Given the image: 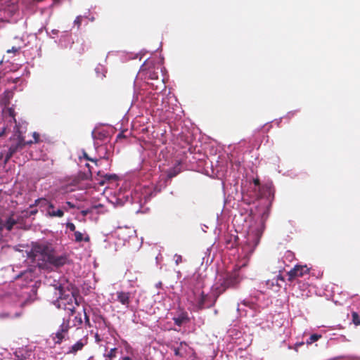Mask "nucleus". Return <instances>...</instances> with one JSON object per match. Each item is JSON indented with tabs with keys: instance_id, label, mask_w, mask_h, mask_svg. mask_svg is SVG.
Returning a JSON list of instances; mask_svg holds the SVG:
<instances>
[{
	"instance_id": "nucleus-27",
	"label": "nucleus",
	"mask_w": 360,
	"mask_h": 360,
	"mask_svg": "<svg viewBox=\"0 0 360 360\" xmlns=\"http://www.w3.org/2000/svg\"><path fill=\"white\" fill-rule=\"evenodd\" d=\"M22 214L25 213L24 216H25V217H30L31 215H34L35 214L37 213V210H31V211H27V210H24L22 212Z\"/></svg>"
},
{
	"instance_id": "nucleus-13",
	"label": "nucleus",
	"mask_w": 360,
	"mask_h": 360,
	"mask_svg": "<svg viewBox=\"0 0 360 360\" xmlns=\"http://www.w3.org/2000/svg\"><path fill=\"white\" fill-rule=\"evenodd\" d=\"M173 321L176 326H181L184 323L188 322L189 318L186 311H181L178 316L173 318Z\"/></svg>"
},
{
	"instance_id": "nucleus-12",
	"label": "nucleus",
	"mask_w": 360,
	"mask_h": 360,
	"mask_svg": "<svg viewBox=\"0 0 360 360\" xmlns=\"http://www.w3.org/2000/svg\"><path fill=\"white\" fill-rule=\"evenodd\" d=\"M188 347V344L182 341L179 343V347H172V349L174 350V355L176 356L179 357H184L186 354V347Z\"/></svg>"
},
{
	"instance_id": "nucleus-41",
	"label": "nucleus",
	"mask_w": 360,
	"mask_h": 360,
	"mask_svg": "<svg viewBox=\"0 0 360 360\" xmlns=\"http://www.w3.org/2000/svg\"><path fill=\"white\" fill-rule=\"evenodd\" d=\"M120 360H132L129 356H123Z\"/></svg>"
},
{
	"instance_id": "nucleus-8",
	"label": "nucleus",
	"mask_w": 360,
	"mask_h": 360,
	"mask_svg": "<svg viewBox=\"0 0 360 360\" xmlns=\"http://www.w3.org/2000/svg\"><path fill=\"white\" fill-rule=\"evenodd\" d=\"M51 207V208L49 207L47 211L46 212V216L51 218H61L64 216V210L68 211V209L65 208V207L63 208L56 209L55 205H53V202Z\"/></svg>"
},
{
	"instance_id": "nucleus-15",
	"label": "nucleus",
	"mask_w": 360,
	"mask_h": 360,
	"mask_svg": "<svg viewBox=\"0 0 360 360\" xmlns=\"http://www.w3.org/2000/svg\"><path fill=\"white\" fill-rule=\"evenodd\" d=\"M86 344V342H83L82 340L77 341L75 344L70 347L67 354H75L78 351L82 350Z\"/></svg>"
},
{
	"instance_id": "nucleus-44",
	"label": "nucleus",
	"mask_w": 360,
	"mask_h": 360,
	"mask_svg": "<svg viewBox=\"0 0 360 360\" xmlns=\"http://www.w3.org/2000/svg\"><path fill=\"white\" fill-rule=\"evenodd\" d=\"M86 166L89 168V174H90V176H91V168H90L89 164L86 163Z\"/></svg>"
},
{
	"instance_id": "nucleus-2",
	"label": "nucleus",
	"mask_w": 360,
	"mask_h": 360,
	"mask_svg": "<svg viewBox=\"0 0 360 360\" xmlns=\"http://www.w3.org/2000/svg\"><path fill=\"white\" fill-rule=\"evenodd\" d=\"M29 258L37 262L40 268H44L47 264L55 267H61L69 262L68 255L63 254L56 255L53 245L49 243H35L28 253Z\"/></svg>"
},
{
	"instance_id": "nucleus-5",
	"label": "nucleus",
	"mask_w": 360,
	"mask_h": 360,
	"mask_svg": "<svg viewBox=\"0 0 360 360\" xmlns=\"http://www.w3.org/2000/svg\"><path fill=\"white\" fill-rule=\"evenodd\" d=\"M193 297H188V300L193 303L198 311L202 310L205 308L206 294L203 291L195 290L192 291Z\"/></svg>"
},
{
	"instance_id": "nucleus-31",
	"label": "nucleus",
	"mask_w": 360,
	"mask_h": 360,
	"mask_svg": "<svg viewBox=\"0 0 360 360\" xmlns=\"http://www.w3.org/2000/svg\"><path fill=\"white\" fill-rule=\"evenodd\" d=\"M66 226H67V228H68V229H69L71 231H73L74 233H75V231H75L76 227H75V225L73 223H72V222H68V223L66 224Z\"/></svg>"
},
{
	"instance_id": "nucleus-4",
	"label": "nucleus",
	"mask_w": 360,
	"mask_h": 360,
	"mask_svg": "<svg viewBox=\"0 0 360 360\" xmlns=\"http://www.w3.org/2000/svg\"><path fill=\"white\" fill-rule=\"evenodd\" d=\"M11 144L8 151L5 154L4 164L6 165L11 158L17 153L20 152L25 148V140L24 136L18 132V134L14 135L10 138Z\"/></svg>"
},
{
	"instance_id": "nucleus-9",
	"label": "nucleus",
	"mask_w": 360,
	"mask_h": 360,
	"mask_svg": "<svg viewBox=\"0 0 360 360\" xmlns=\"http://www.w3.org/2000/svg\"><path fill=\"white\" fill-rule=\"evenodd\" d=\"M34 206H38L41 212H46L48 208H51L52 202L49 201L46 198H38L34 201V205H31L30 207L32 208Z\"/></svg>"
},
{
	"instance_id": "nucleus-20",
	"label": "nucleus",
	"mask_w": 360,
	"mask_h": 360,
	"mask_svg": "<svg viewBox=\"0 0 360 360\" xmlns=\"http://www.w3.org/2000/svg\"><path fill=\"white\" fill-rule=\"evenodd\" d=\"M117 179V176L116 174H105L104 176V180H102L99 182V184L103 186L104 185L105 181H111Z\"/></svg>"
},
{
	"instance_id": "nucleus-18",
	"label": "nucleus",
	"mask_w": 360,
	"mask_h": 360,
	"mask_svg": "<svg viewBox=\"0 0 360 360\" xmlns=\"http://www.w3.org/2000/svg\"><path fill=\"white\" fill-rule=\"evenodd\" d=\"M118 349L117 347H114L110 349V351H106L105 353L103 354V357L105 360H114L117 354Z\"/></svg>"
},
{
	"instance_id": "nucleus-28",
	"label": "nucleus",
	"mask_w": 360,
	"mask_h": 360,
	"mask_svg": "<svg viewBox=\"0 0 360 360\" xmlns=\"http://www.w3.org/2000/svg\"><path fill=\"white\" fill-rule=\"evenodd\" d=\"M274 278L276 279V287H277L278 289H279L281 288V285L278 283V281H281L283 282L285 281V279H284L283 276L281 274H279V275L276 276Z\"/></svg>"
},
{
	"instance_id": "nucleus-6",
	"label": "nucleus",
	"mask_w": 360,
	"mask_h": 360,
	"mask_svg": "<svg viewBox=\"0 0 360 360\" xmlns=\"http://www.w3.org/2000/svg\"><path fill=\"white\" fill-rule=\"evenodd\" d=\"M309 273V268L307 265H295L288 272V281L292 282L296 278L302 277Z\"/></svg>"
},
{
	"instance_id": "nucleus-37",
	"label": "nucleus",
	"mask_w": 360,
	"mask_h": 360,
	"mask_svg": "<svg viewBox=\"0 0 360 360\" xmlns=\"http://www.w3.org/2000/svg\"><path fill=\"white\" fill-rule=\"evenodd\" d=\"M66 205H67L70 208H75V205L72 202H70V201H67V202H66Z\"/></svg>"
},
{
	"instance_id": "nucleus-24",
	"label": "nucleus",
	"mask_w": 360,
	"mask_h": 360,
	"mask_svg": "<svg viewBox=\"0 0 360 360\" xmlns=\"http://www.w3.org/2000/svg\"><path fill=\"white\" fill-rule=\"evenodd\" d=\"M352 321L356 326L360 325V317L357 312L353 311L352 313Z\"/></svg>"
},
{
	"instance_id": "nucleus-16",
	"label": "nucleus",
	"mask_w": 360,
	"mask_h": 360,
	"mask_svg": "<svg viewBox=\"0 0 360 360\" xmlns=\"http://www.w3.org/2000/svg\"><path fill=\"white\" fill-rule=\"evenodd\" d=\"M15 225L17 224L16 221H15L14 219V212H11L10 215L5 220V229L7 231H11Z\"/></svg>"
},
{
	"instance_id": "nucleus-30",
	"label": "nucleus",
	"mask_w": 360,
	"mask_h": 360,
	"mask_svg": "<svg viewBox=\"0 0 360 360\" xmlns=\"http://www.w3.org/2000/svg\"><path fill=\"white\" fill-rule=\"evenodd\" d=\"M84 158L87 160H89L92 162H94L96 165L97 164V162H98V160L97 159H95V158H90L88 154L86 153H84Z\"/></svg>"
},
{
	"instance_id": "nucleus-19",
	"label": "nucleus",
	"mask_w": 360,
	"mask_h": 360,
	"mask_svg": "<svg viewBox=\"0 0 360 360\" xmlns=\"http://www.w3.org/2000/svg\"><path fill=\"white\" fill-rule=\"evenodd\" d=\"M75 237V241L79 243L82 242V240L85 242H89L90 241V237L89 235H86L85 237L83 236V234L79 231H75L74 233Z\"/></svg>"
},
{
	"instance_id": "nucleus-1",
	"label": "nucleus",
	"mask_w": 360,
	"mask_h": 360,
	"mask_svg": "<svg viewBox=\"0 0 360 360\" xmlns=\"http://www.w3.org/2000/svg\"><path fill=\"white\" fill-rule=\"evenodd\" d=\"M60 296L55 302L57 308L66 311L68 317L63 319V323L60 326L59 330L56 333L54 338L56 343L60 344L70 328V316L75 313V308L79 306L77 300L78 292L76 291H65L61 286L58 288Z\"/></svg>"
},
{
	"instance_id": "nucleus-32",
	"label": "nucleus",
	"mask_w": 360,
	"mask_h": 360,
	"mask_svg": "<svg viewBox=\"0 0 360 360\" xmlns=\"http://www.w3.org/2000/svg\"><path fill=\"white\" fill-rule=\"evenodd\" d=\"M32 136L34 138V143H39V141H40V136H39V134L37 132L34 131L32 134Z\"/></svg>"
},
{
	"instance_id": "nucleus-34",
	"label": "nucleus",
	"mask_w": 360,
	"mask_h": 360,
	"mask_svg": "<svg viewBox=\"0 0 360 360\" xmlns=\"http://www.w3.org/2000/svg\"><path fill=\"white\" fill-rule=\"evenodd\" d=\"M74 22L79 27L81 25V23H82V17L81 16H77L76 18V19L75 20Z\"/></svg>"
},
{
	"instance_id": "nucleus-39",
	"label": "nucleus",
	"mask_w": 360,
	"mask_h": 360,
	"mask_svg": "<svg viewBox=\"0 0 360 360\" xmlns=\"http://www.w3.org/2000/svg\"><path fill=\"white\" fill-rule=\"evenodd\" d=\"M33 143H34V141H25V146H27V145L30 146V145H32Z\"/></svg>"
},
{
	"instance_id": "nucleus-11",
	"label": "nucleus",
	"mask_w": 360,
	"mask_h": 360,
	"mask_svg": "<svg viewBox=\"0 0 360 360\" xmlns=\"http://www.w3.org/2000/svg\"><path fill=\"white\" fill-rule=\"evenodd\" d=\"M160 67H155V65L149 66L148 69L143 70L142 71L145 73L146 78H148L151 80H155L158 79V70Z\"/></svg>"
},
{
	"instance_id": "nucleus-36",
	"label": "nucleus",
	"mask_w": 360,
	"mask_h": 360,
	"mask_svg": "<svg viewBox=\"0 0 360 360\" xmlns=\"http://www.w3.org/2000/svg\"><path fill=\"white\" fill-rule=\"evenodd\" d=\"M4 229H5V221L0 218V231H2Z\"/></svg>"
},
{
	"instance_id": "nucleus-43",
	"label": "nucleus",
	"mask_w": 360,
	"mask_h": 360,
	"mask_svg": "<svg viewBox=\"0 0 360 360\" xmlns=\"http://www.w3.org/2000/svg\"><path fill=\"white\" fill-rule=\"evenodd\" d=\"M89 213L88 210H83L82 211V214L83 216H86Z\"/></svg>"
},
{
	"instance_id": "nucleus-29",
	"label": "nucleus",
	"mask_w": 360,
	"mask_h": 360,
	"mask_svg": "<svg viewBox=\"0 0 360 360\" xmlns=\"http://www.w3.org/2000/svg\"><path fill=\"white\" fill-rule=\"evenodd\" d=\"M84 323L86 326L90 327V320L89 316L86 314L85 309H84Z\"/></svg>"
},
{
	"instance_id": "nucleus-38",
	"label": "nucleus",
	"mask_w": 360,
	"mask_h": 360,
	"mask_svg": "<svg viewBox=\"0 0 360 360\" xmlns=\"http://www.w3.org/2000/svg\"><path fill=\"white\" fill-rule=\"evenodd\" d=\"M176 257L177 258L176 259V264H178L179 262H181V256L178 255V256H176Z\"/></svg>"
},
{
	"instance_id": "nucleus-14",
	"label": "nucleus",
	"mask_w": 360,
	"mask_h": 360,
	"mask_svg": "<svg viewBox=\"0 0 360 360\" xmlns=\"http://www.w3.org/2000/svg\"><path fill=\"white\" fill-rule=\"evenodd\" d=\"M82 324V319L80 313L72 315L70 316V328L77 327V328H80Z\"/></svg>"
},
{
	"instance_id": "nucleus-45",
	"label": "nucleus",
	"mask_w": 360,
	"mask_h": 360,
	"mask_svg": "<svg viewBox=\"0 0 360 360\" xmlns=\"http://www.w3.org/2000/svg\"><path fill=\"white\" fill-rule=\"evenodd\" d=\"M254 183H255V185H259V179H255V180H254Z\"/></svg>"
},
{
	"instance_id": "nucleus-42",
	"label": "nucleus",
	"mask_w": 360,
	"mask_h": 360,
	"mask_svg": "<svg viewBox=\"0 0 360 360\" xmlns=\"http://www.w3.org/2000/svg\"><path fill=\"white\" fill-rule=\"evenodd\" d=\"M5 159V155L3 152L0 153V160Z\"/></svg>"
},
{
	"instance_id": "nucleus-35",
	"label": "nucleus",
	"mask_w": 360,
	"mask_h": 360,
	"mask_svg": "<svg viewBox=\"0 0 360 360\" xmlns=\"http://www.w3.org/2000/svg\"><path fill=\"white\" fill-rule=\"evenodd\" d=\"M6 127H5L2 128L1 131H0V138L6 135Z\"/></svg>"
},
{
	"instance_id": "nucleus-17",
	"label": "nucleus",
	"mask_w": 360,
	"mask_h": 360,
	"mask_svg": "<svg viewBox=\"0 0 360 360\" xmlns=\"http://www.w3.org/2000/svg\"><path fill=\"white\" fill-rule=\"evenodd\" d=\"M181 172V166H180V164L178 163L174 167H173L172 168H170L169 169H168L167 171V175L169 179H172V178L177 176Z\"/></svg>"
},
{
	"instance_id": "nucleus-26",
	"label": "nucleus",
	"mask_w": 360,
	"mask_h": 360,
	"mask_svg": "<svg viewBox=\"0 0 360 360\" xmlns=\"http://www.w3.org/2000/svg\"><path fill=\"white\" fill-rule=\"evenodd\" d=\"M8 112L9 116L13 118V122L16 124L17 121H16V119H15V110L13 108H8Z\"/></svg>"
},
{
	"instance_id": "nucleus-10",
	"label": "nucleus",
	"mask_w": 360,
	"mask_h": 360,
	"mask_svg": "<svg viewBox=\"0 0 360 360\" xmlns=\"http://www.w3.org/2000/svg\"><path fill=\"white\" fill-rule=\"evenodd\" d=\"M220 295H217V289L213 286L212 288V295H209L206 294L205 308L212 307Z\"/></svg>"
},
{
	"instance_id": "nucleus-7",
	"label": "nucleus",
	"mask_w": 360,
	"mask_h": 360,
	"mask_svg": "<svg viewBox=\"0 0 360 360\" xmlns=\"http://www.w3.org/2000/svg\"><path fill=\"white\" fill-rule=\"evenodd\" d=\"M115 295L116 299L115 301L120 302L126 308L129 307L131 303V292L120 290L115 292Z\"/></svg>"
},
{
	"instance_id": "nucleus-40",
	"label": "nucleus",
	"mask_w": 360,
	"mask_h": 360,
	"mask_svg": "<svg viewBox=\"0 0 360 360\" xmlns=\"http://www.w3.org/2000/svg\"><path fill=\"white\" fill-rule=\"evenodd\" d=\"M95 339H96V341L97 342H99L101 341V339H100V337H99L98 334H96Z\"/></svg>"
},
{
	"instance_id": "nucleus-21",
	"label": "nucleus",
	"mask_w": 360,
	"mask_h": 360,
	"mask_svg": "<svg viewBox=\"0 0 360 360\" xmlns=\"http://www.w3.org/2000/svg\"><path fill=\"white\" fill-rule=\"evenodd\" d=\"M25 213L22 214L21 212V214H18L14 212V219L15 221H16V224H22L24 218H26L25 216H24Z\"/></svg>"
},
{
	"instance_id": "nucleus-22",
	"label": "nucleus",
	"mask_w": 360,
	"mask_h": 360,
	"mask_svg": "<svg viewBox=\"0 0 360 360\" xmlns=\"http://www.w3.org/2000/svg\"><path fill=\"white\" fill-rule=\"evenodd\" d=\"M321 338V335L319 334H312L309 339L307 340V345H311L313 342L319 340Z\"/></svg>"
},
{
	"instance_id": "nucleus-23",
	"label": "nucleus",
	"mask_w": 360,
	"mask_h": 360,
	"mask_svg": "<svg viewBox=\"0 0 360 360\" xmlns=\"http://www.w3.org/2000/svg\"><path fill=\"white\" fill-rule=\"evenodd\" d=\"M11 97H12V93L11 91H5L4 92V98L3 99V103L5 105H8Z\"/></svg>"
},
{
	"instance_id": "nucleus-33",
	"label": "nucleus",
	"mask_w": 360,
	"mask_h": 360,
	"mask_svg": "<svg viewBox=\"0 0 360 360\" xmlns=\"http://www.w3.org/2000/svg\"><path fill=\"white\" fill-rule=\"evenodd\" d=\"M20 46H18V47L13 46L11 49H8L6 51V52L8 53H15L18 52L20 50Z\"/></svg>"
},
{
	"instance_id": "nucleus-25",
	"label": "nucleus",
	"mask_w": 360,
	"mask_h": 360,
	"mask_svg": "<svg viewBox=\"0 0 360 360\" xmlns=\"http://www.w3.org/2000/svg\"><path fill=\"white\" fill-rule=\"evenodd\" d=\"M266 284L269 288L273 289L274 286L276 287V279L274 278L272 280H267Z\"/></svg>"
},
{
	"instance_id": "nucleus-3",
	"label": "nucleus",
	"mask_w": 360,
	"mask_h": 360,
	"mask_svg": "<svg viewBox=\"0 0 360 360\" xmlns=\"http://www.w3.org/2000/svg\"><path fill=\"white\" fill-rule=\"evenodd\" d=\"M241 281L238 269L226 274L214 285L217 289V295L223 294L227 289L236 288Z\"/></svg>"
}]
</instances>
